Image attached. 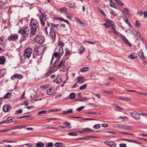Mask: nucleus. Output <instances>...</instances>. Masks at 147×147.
<instances>
[{
	"label": "nucleus",
	"mask_w": 147,
	"mask_h": 147,
	"mask_svg": "<svg viewBox=\"0 0 147 147\" xmlns=\"http://www.w3.org/2000/svg\"><path fill=\"white\" fill-rule=\"evenodd\" d=\"M28 28L26 27L24 30H20L18 33L22 35L24 37H27L28 36Z\"/></svg>",
	"instance_id": "9d476101"
},
{
	"label": "nucleus",
	"mask_w": 147,
	"mask_h": 147,
	"mask_svg": "<svg viewBox=\"0 0 147 147\" xmlns=\"http://www.w3.org/2000/svg\"><path fill=\"white\" fill-rule=\"evenodd\" d=\"M128 57L130 59H134L137 58V56L136 53H133L129 55Z\"/></svg>",
	"instance_id": "412c9836"
},
{
	"label": "nucleus",
	"mask_w": 147,
	"mask_h": 147,
	"mask_svg": "<svg viewBox=\"0 0 147 147\" xmlns=\"http://www.w3.org/2000/svg\"><path fill=\"white\" fill-rule=\"evenodd\" d=\"M47 25L49 26V24L47 22ZM49 34L48 36H49L53 40H55V34L54 31V30L52 28L50 29L49 28Z\"/></svg>",
	"instance_id": "39448f33"
},
{
	"label": "nucleus",
	"mask_w": 147,
	"mask_h": 147,
	"mask_svg": "<svg viewBox=\"0 0 147 147\" xmlns=\"http://www.w3.org/2000/svg\"><path fill=\"white\" fill-rule=\"evenodd\" d=\"M71 99H73L75 97V94L74 93H72L69 95Z\"/></svg>",
	"instance_id": "de8ad7c7"
},
{
	"label": "nucleus",
	"mask_w": 147,
	"mask_h": 147,
	"mask_svg": "<svg viewBox=\"0 0 147 147\" xmlns=\"http://www.w3.org/2000/svg\"><path fill=\"white\" fill-rule=\"evenodd\" d=\"M120 36L123 41L127 44L130 47L131 46V44L129 42L128 40L126 38L125 36L122 34H120Z\"/></svg>",
	"instance_id": "1a4fd4ad"
},
{
	"label": "nucleus",
	"mask_w": 147,
	"mask_h": 147,
	"mask_svg": "<svg viewBox=\"0 0 147 147\" xmlns=\"http://www.w3.org/2000/svg\"><path fill=\"white\" fill-rule=\"evenodd\" d=\"M54 144L51 142H49L48 144L46 147H52L54 146Z\"/></svg>",
	"instance_id": "8fccbe9b"
},
{
	"label": "nucleus",
	"mask_w": 147,
	"mask_h": 147,
	"mask_svg": "<svg viewBox=\"0 0 147 147\" xmlns=\"http://www.w3.org/2000/svg\"><path fill=\"white\" fill-rule=\"evenodd\" d=\"M53 82L56 83L57 84H59L61 83L62 80L61 78L59 76H58L56 78L53 80Z\"/></svg>",
	"instance_id": "5701e85b"
},
{
	"label": "nucleus",
	"mask_w": 147,
	"mask_h": 147,
	"mask_svg": "<svg viewBox=\"0 0 147 147\" xmlns=\"http://www.w3.org/2000/svg\"><path fill=\"white\" fill-rule=\"evenodd\" d=\"M4 71L3 69H1L0 70V77L1 78L4 76Z\"/></svg>",
	"instance_id": "79ce46f5"
},
{
	"label": "nucleus",
	"mask_w": 147,
	"mask_h": 147,
	"mask_svg": "<svg viewBox=\"0 0 147 147\" xmlns=\"http://www.w3.org/2000/svg\"><path fill=\"white\" fill-rule=\"evenodd\" d=\"M73 113V109H68L67 111H63L62 112V113L63 114H69L70 113Z\"/></svg>",
	"instance_id": "cd10ccee"
},
{
	"label": "nucleus",
	"mask_w": 147,
	"mask_h": 147,
	"mask_svg": "<svg viewBox=\"0 0 147 147\" xmlns=\"http://www.w3.org/2000/svg\"><path fill=\"white\" fill-rule=\"evenodd\" d=\"M113 32L116 35H118L119 34V32L118 31H117L116 30L114 29L113 30Z\"/></svg>",
	"instance_id": "0e129e2a"
},
{
	"label": "nucleus",
	"mask_w": 147,
	"mask_h": 147,
	"mask_svg": "<svg viewBox=\"0 0 147 147\" xmlns=\"http://www.w3.org/2000/svg\"><path fill=\"white\" fill-rule=\"evenodd\" d=\"M58 46L57 47H62V46H63L64 45V44L61 42H58Z\"/></svg>",
	"instance_id": "4d7b16f0"
},
{
	"label": "nucleus",
	"mask_w": 147,
	"mask_h": 147,
	"mask_svg": "<svg viewBox=\"0 0 147 147\" xmlns=\"http://www.w3.org/2000/svg\"><path fill=\"white\" fill-rule=\"evenodd\" d=\"M110 3L111 7L114 8L116 7V4L113 2L111 0L110 1Z\"/></svg>",
	"instance_id": "e433bc0d"
},
{
	"label": "nucleus",
	"mask_w": 147,
	"mask_h": 147,
	"mask_svg": "<svg viewBox=\"0 0 147 147\" xmlns=\"http://www.w3.org/2000/svg\"><path fill=\"white\" fill-rule=\"evenodd\" d=\"M56 52H57L60 56H62L63 53V47H57L55 50H57Z\"/></svg>",
	"instance_id": "2eb2a0df"
},
{
	"label": "nucleus",
	"mask_w": 147,
	"mask_h": 147,
	"mask_svg": "<svg viewBox=\"0 0 147 147\" xmlns=\"http://www.w3.org/2000/svg\"><path fill=\"white\" fill-rule=\"evenodd\" d=\"M66 16L67 18L69 19H71L73 17L72 14L71 13H68L67 12H66Z\"/></svg>",
	"instance_id": "2f4dec72"
},
{
	"label": "nucleus",
	"mask_w": 147,
	"mask_h": 147,
	"mask_svg": "<svg viewBox=\"0 0 147 147\" xmlns=\"http://www.w3.org/2000/svg\"><path fill=\"white\" fill-rule=\"evenodd\" d=\"M110 13L114 16L117 17L118 16V15L116 13L115 11H113V10H111V11H110Z\"/></svg>",
	"instance_id": "49530a36"
},
{
	"label": "nucleus",
	"mask_w": 147,
	"mask_h": 147,
	"mask_svg": "<svg viewBox=\"0 0 147 147\" xmlns=\"http://www.w3.org/2000/svg\"><path fill=\"white\" fill-rule=\"evenodd\" d=\"M66 53L65 54V56L66 57L67 56L70 55V51L67 49H65Z\"/></svg>",
	"instance_id": "a18cd8bd"
},
{
	"label": "nucleus",
	"mask_w": 147,
	"mask_h": 147,
	"mask_svg": "<svg viewBox=\"0 0 147 147\" xmlns=\"http://www.w3.org/2000/svg\"><path fill=\"white\" fill-rule=\"evenodd\" d=\"M122 12L129 17L131 16L129 10L127 8H124Z\"/></svg>",
	"instance_id": "f3484780"
},
{
	"label": "nucleus",
	"mask_w": 147,
	"mask_h": 147,
	"mask_svg": "<svg viewBox=\"0 0 147 147\" xmlns=\"http://www.w3.org/2000/svg\"><path fill=\"white\" fill-rule=\"evenodd\" d=\"M144 14L145 18L147 17V11H144Z\"/></svg>",
	"instance_id": "774afa93"
},
{
	"label": "nucleus",
	"mask_w": 147,
	"mask_h": 147,
	"mask_svg": "<svg viewBox=\"0 0 147 147\" xmlns=\"http://www.w3.org/2000/svg\"><path fill=\"white\" fill-rule=\"evenodd\" d=\"M115 1L116 3L121 6H123L124 5V3L120 0H115Z\"/></svg>",
	"instance_id": "ea45409f"
},
{
	"label": "nucleus",
	"mask_w": 147,
	"mask_h": 147,
	"mask_svg": "<svg viewBox=\"0 0 147 147\" xmlns=\"http://www.w3.org/2000/svg\"><path fill=\"white\" fill-rule=\"evenodd\" d=\"M143 13V11L142 10H140L138 11L137 13V14L138 15H140V16H142Z\"/></svg>",
	"instance_id": "6e6d98bb"
},
{
	"label": "nucleus",
	"mask_w": 147,
	"mask_h": 147,
	"mask_svg": "<svg viewBox=\"0 0 147 147\" xmlns=\"http://www.w3.org/2000/svg\"><path fill=\"white\" fill-rule=\"evenodd\" d=\"M47 113L46 110H43L38 112V114L40 115L42 114L45 113Z\"/></svg>",
	"instance_id": "bf43d9fd"
},
{
	"label": "nucleus",
	"mask_w": 147,
	"mask_h": 147,
	"mask_svg": "<svg viewBox=\"0 0 147 147\" xmlns=\"http://www.w3.org/2000/svg\"><path fill=\"white\" fill-rule=\"evenodd\" d=\"M14 121V118H13L12 119H10L8 120H6L4 121H3L2 122L6 123H9L13 121Z\"/></svg>",
	"instance_id": "7c9ffc66"
},
{
	"label": "nucleus",
	"mask_w": 147,
	"mask_h": 147,
	"mask_svg": "<svg viewBox=\"0 0 147 147\" xmlns=\"http://www.w3.org/2000/svg\"><path fill=\"white\" fill-rule=\"evenodd\" d=\"M119 146L120 147H126L127 145L125 144L122 143L120 144Z\"/></svg>",
	"instance_id": "338daca9"
},
{
	"label": "nucleus",
	"mask_w": 147,
	"mask_h": 147,
	"mask_svg": "<svg viewBox=\"0 0 147 147\" xmlns=\"http://www.w3.org/2000/svg\"><path fill=\"white\" fill-rule=\"evenodd\" d=\"M34 40L35 42L39 44H42L45 41V38L42 36L38 35L35 37Z\"/></svg>",
	"instance_id": "7ed1b4c3"
},
{
	"label": "nucleus",
	"mask_w": 147,
	"mask_h": 147,
	"mask_svg": "<svg viewBox=\"0 0 147 147\" xmlns=\"http://www.w3.org/2000/svg\"><path fill=\"white\" fill-rule=\"evenodd\" d=\"M53 89L52 88H50L48 89L47 90V94L49 95H52L53 94V93L52 91V89Z\"/></svg>",
	"instance_id": "a878e982"
},
{
	"label": "nucleus",
	"mask_w": 147,
	"mask_h": 147,
	"mask_svg": "<svg viewBox=\"0 0 147 147\" xmlns=\"http://www.w3.org/2000/svg\"><path fill=\"white\" fill-rule=\"evenodd\" d=\"M11 109V106L8 105H5L3 107V111L5 112H8Z\"/></svg>",
	"instance_id": "ddd939ff"
},
{
	"label": "nucleus",
	"mask_w": 147,
	"mask_h": 147,
	"mask_svg": "<svg viewBox=\"0 0 147 147\" xmlns=\"http://www.w3.org/2000/svg\"><path fill=\"white\" fill-rule=\"evenodd\" d=\"M16 78H18L20 79H21L23 78V76L22 75L19 74H16Z\"/></svg>",
	"instance_id": "09e8293b"
},
{
	"label": "nucleus",
	"mask_w": 147,
	"mask_h": 147,
	"mask_svg": "<svg viewBox=\"0 0 147 147\" xmlns=\"http://www.w3.org/2000/svg\"><path fill=\"white\" fill-rule=\"evenodd\" d=\"M38 26V24L36 20L34 19H32L29 25L30 29V37H31L36 35L37 31L36 30Z\"/></svg>",
	"instance_id": "f257e3e1"
},
{
	"label": "nucleus",
	"mask_w": 147,
	"mask_h": 147,
	"mask_svg": "<svg viewBox=\"0 0 147 147\" xmlns=\"http://www.w3.org/2000/svg\"><path fill=\"white\" fill-rule=\"evenodd\" d=\"M118 99L121 100H123L127 101H129L130 100V99L125 97L120 96L118 98Z\"/></svg>",
	"instance_id": "b1692460"
},
{
	"label": "nucleus",
	"mask_w": 147,
	"mask_h": 147,
	"mask_svg": "<svg viewBox=\"0 0 147 147\" xmlns=\"http://www.w3.org/2000/svg\"><path fill=\"white\" fill-rule=\"evenodd\" d=\"M58 30L61 32H63L66 30L64 25H59Z\"/></svg>",
	"instance_id": "6ab92c4d"
},
{
	"label": "nucleus",
	"mask_w": 147,
	"mask_h": 147,
	"mask_svg": "<svg viewBox=\"0 0 147 147\" xmlns=\"http://www.w3.org/2000/svg\"><path fill=\"white\" fill-rule=\"evenodd\" d=\"M100 127V125L99 124H95L93 127L94 129H99Z\"/></svg>",
	"instance_id": "37998d69"
},
{
	"label": "nucleus",
	"mask_w": 147,
	"mask_h": 147,
	"mask_svg": "<svg viewBox=\"0 0 147 147\" xmlns=\"http://www.w3.org/2000/svg\"><path fill=\"white\" fill-rule=\"evenodd\" d=\"M59 11L61 13H65L67 12V8L65 7H62L59 9Z\"/></svg>",
	"instance_id": "bb28decb"
},
{
	"label": "nucleus",
	"mask_w": 147,
	"mask_h": 147,
	"mask_svg": "<svg viewBox=\"0 0 147 147\" xmlns=\"http://www.w3.org/2000/svg\"><path fill=\"white\" fill-rule=\"evenodd\" d=\"M85 51L84 48L83 47H81L79 49V53L81 54L84 52Z\"/></svg>",
	"instance_id": "72a5a7b5"
},
{
	"label": "nucleus",
	"mask_w": 147,
	"mask_h": 147,
	"mask_svg": "<svg viewBox=\"0 0 147 147\" xmlns=\"http://www.w3.org/2000/svg\"><path fill=\"white\" fill-rule=\"evenodd\" d=\"M39 12L41 13V16L39 17L40 20L42 24L44 26L45 25V22H46L48 18L46 15L45 13H42L41 10L39 9Z\"/></svg>",
	"instance_id": "f03ea898"
},
{
	"label": "nucleus",
	"mask_w": 147,
	"mask_h": 147,
	"mask_svg": "<svg viewBox=\"0 0 147 147\" xmlns=\"http://www.w3.org/2000/svg\"><path fill=\"white\" fill-rule=\"evenodd\" d=\"M122 140H125V141H130L133 142H135L137 143V142L135 141L131 140H129L128 139H121Z\"/></svg>",
	"instance_id": "13d9d810"
},
{
	"label": "nucleus",
	"mask_w": 147,
	"mask_h": 147,
	"mask_svg": "<svg viewBox=\"0 0 147 147\" xmlns=\"http://www.w3.org/2000/svg\"><path fill=\"white\" fill-rule=\"evenodd\" d=\"M36 97V95H35L34 94H32V95H31L30 96V98L31 99V101L32 102H34L35 101H38V100H41V98H40L39 99H35V98Z\"/></svg>",
	"instance_id": "aec40b11"
},
{
	"label": "nucleus",
	"mask_w": 147,
	"mask_h": 147,
	"mask_svg": "<svg viewBox=\"0 0 147 147\" xmlns=\"http://www.w3.org/2000/svg\"><path fill=\"white\" fill-rule=\"evenodd\" d=\"M87 87V85L85 84L80 86L79 89L80 90H83L85 89Z\"/></svg>",
	"instance_id": "4c0bfd02"
},
{
	"label": "nucleus",
	"mask_w": 147,
	"mask_h": 147,
	"mask_svg": "<svg viewBox=\"0 0 147 147\" xmlns=\"http://www.w3.org/2000/svg\"><path fill=\"white\" fill-rule=\"evenodd\" d=\"M48 28L47 27V26H46L45 27V32L46 34V35L47 36L49 35L48 32Z\"/></svg>",
	"instance_id": "052dcab7"
},
{
	"label": "nucleus",
	"mask_w": 147,
	"mask_h": 147,
	"mask_svg": "<svg viewBox=\"0 0 147 147\" xmlns=\"http://www.w3.org/2000/svg\"><path fill=\"white\" fill-rule=\"evenodd\" d=\"M24 56L25 58H28V49H26L24 51Z\"/></svg>",
	"instance_id": "c9c22d12"
},
{
	"label": "nucleus",
	"mask_w": 147,
	"mask_h": 147,
	"mask_svg": "<svg viewBox=\"0 0 147 147\" xmlns=\"http://www.w3.org/2000/svg\"><path fill=\"white\" fill-rule=\"evenodd\" d=\"M59 128L56 127H53L49 125L47 127V128L49 129H55V130H57Z\"/></svg>",
	"instance_id": "864d4df0"
},
{
	"label": "nucleus",
	"mask_w": 147,
	"mask_h": 147,
	"mask_svg": "<svg viewBox=\"0 0 147 147\" xmlns=\"http://www.w3.org/2000/svg\"><path fill=\"white\" fill-rule=\"evenodd\" d=\"M5 57H0V64H3L5 62Z\"/></svg>",
	"instance_id": "c756f323"
},
{
	"label": "nucleus",
	"mask_w": 147,
	"mask_h": 147,
	"mask_svg": "<svg viewBox=\"0 0 147 147\" xmlns=\"http://www.w3.org/2000/svg\"><path fill=\"white\" fill-rule=\"evenodd\" d=\"M135 25L136 26L138 27H139L140 26V24L139 22L138 21L136 20V22Z\"/></svg>",
	"instance_id": "e2e57ef3"
},
{
	"label": "nucleus",
	"mask_w": 147,
	"mask_h": 147,
	"mask_svg": "<svg viewBox=\"0 0 147 147\" xmlns=\"http://www.w3.org/2000/svg\"><path fill=\"white\" fill-rule=\"evenodd\" d=\"M51 74V73L50 71H48L45 74V76L47 77L50 75Z\"/></svg>",
	"instance_id": "69168bd1"
},
{
	"label": "nucleus",
	"mask_w": 147,
	"mask_h": 147,
	"mask_svg": "<svg viewBox=\"0 0 147 147\" xmlns=\"http://www.w3.org/2000/svg\"><path fill=\"white\" fill-rule=\"evenodd\" d=\"M18 36L17 34H11L8 37L7 40L9 41L15 40L18 39Z\"/></svg>",
	"instance_id": "423d86ee"
},
{
	"label": "nucleus",
	"mask_w": 147,
	"mask_h": 147,
	"mask_svg": "<svg viewBox=\"0 0 147 147\" xmlns=\"http://www.w3.org/2000/svg\"><path fill=\"white\" fill-rule=\"evenodd\" d=\"M138 54L141 60L144 63H146L145 57L142 50H140L138 52Z\"/></svg>",
	"instance_id": "6e6552de"
},
{
	"label": "nucleus",
	"mask_w": 147,
	"mask_h": 147,
	"mask_svg": "<svg viewBox=\"0 0 147 147\" xmlns=\"http://www.w3.org/2000/svg\"><path fill=\"white\" fill-rule=\"evenodd\" d=\"M104 143L111 147H116L115 143L111 141H105L104 142Z\"/></svg>",
	"instance_id": "4468645a"
},
{
	"label": "nucleus",
	"mask_w": 147,
	"mask_h": 147,
	"mask_svg": "<svg viewBox=\"0 0 147 147\" xmlns=\"http://www.w3.org/2000/svg\"><path fill=\"white\" fill-rule=\"evenodd\" d=\"M12 96L11 93L8 92L3 97V98L4 99L10 98Z\"/></svg>",
	"instance_id": "4be33fe9"
},
{
	"label": "nucleus",
	"mask_w": 147,
	"mask_h": 147,
	"mask_svg": "<svg viewBox=\"0 0 147 147\" xmlns=\"http://www.w3.org/2000/svg\"><path fill=\"white\" fill-rule=\"evenodd\" d=\"M118 128L123 130H131L132 129L131 126L127 125H120L118 127Z\"/></svg>",
	"instance_id": "f8f14e48"
},
{
	"label": "nucleus",
	"mask_w": 147,
	"mask_h": 147,
	"mask_svg": "<svg viewBox=\"0 0 147 147\" xmlns=\"http://www.w3.org/2000/svg\"><path fill=\"white\" fill-rule=\"evenodd\" d=\"M130 115L132 117L136 119H140V113H138L135 111L131 113Z\"/></svg>",
	"instance_id": "9b49d317"
},
{
	"label": "nucleus",
	"mask_w": 147,
	"mask_h": 147,
	"mask_svg": "<svg viewBox=\"0 0 147 147\" xmlns=\"http://www.w3.org/2000/svg\"><path fill=\"white\" fill-rule=\"evenodd\" d=\"M61 56H60L57 53V52H55L53 54V55L51 61V63H52V62H53V58L54 57H57V58H59V59L60 58H61Z\"/></svg>",
	"instance_id": "a211bd4d"
},
{
	"label": "nucleus",
	"mask_w": 147,
	"mask_h": 147,
	"mask_svg": "<svg viewBox=\"0 0 147 147\" xmlns=\"http://www.w3.org/2000/svg\"><path fill=\"white\" fill-rule=\"evenodd\" d=\"M55 146L56 147H61L63 146L62 143L61 142H56L55 143Z\"/></svg>",
	"instance_id": "f704fd0d"
},
{
	"label": "nucleus",
	"mask_w": 147,
	"mask_h": 147,
	"mask_svg": "<svg viewBox=\"0 0 147 147\" xmlns=\"http://www.w3.org/2000/svg\"><path fill=\"white\" fill-rule=\"evenodd\" d=\"M36 145L37 147H43L44 146V144L40 143H37Z\"/></svg>",
	"instance_id": "3c124183"
},
{
	"label": "nucleus",
	"mask_w": 147,
	"mask_h": 147,
	"mask_svg": "<svg viewBox=\"0 0 147 147\" xmlns=\"http://www.w3.org/2000/svg\"><path fill=\"white\" fill-rule=\"evenodd\" d=\"M58 68L57 66H56L55 65V62H54L53 66L51 68V70L53 71H55L57 70Z\"/></svg>",
	"instance_id": "473e14b6"
},
{
	"label": "nucleus",
	"mask_w": 147,
	"mask_h": 147,
	"mask_svg": "<svg viewBox=\"0 0 147 147\" xmlns=\"http://www.w3.org/2000/svg\"><path fill=\"white\" fill-rule=\"evenodd\" d=\"M90 69V68L89 67H83L81 69L80 71L82 72H85L86 71H87Z\"/></svg>",
	"instance_id": "c85d7f7f"
},
{
	"label": "nucleus",
	"mask_w": 147,
	"mask_h": 147,
	"mask_svg": "<svg viewBox=\"0 0 147 147\" xmlns=\"http://www.w3.org/2000/svg\"><path fill=\"white\" fill-rule=\"evenodd\" d=\"M84 78L83 76L78 77L77 78V79L78 80V81L77 82V83H78L80 84H81L83 83L85 81L87 80V79H85L84 80H82L84 79Z\"/></svg>",
	"instance_id": "dca6fc26"
},
{
	"label": "nucleus",
	"mask_w": 147,
	"mask_h": 147,
	"mask_svg": "<svg viewBox=\"0 0 147 147\" xmlns=\"http://www.w3.org/2000/svg\"><path fill=\"white\" fill-rule=\"evenodd\" d=\"M68 135L70 136H76L78 135V134L76 133L70 132L68 133Z\"/></svg>",
	"instance_id": "a19ab883"
},
{
	"label": "nucleus",
	"mask_w": 147,
	"mask_h": 147,
	"mask_svg": "<svg viewBox=\"0 0 147 147\" xmlns=\"http://www.w3.org/2000/svg\"><path fill=\"white\" fill-rule=\"evenodd\" d=\"M51 24L52 26L55 27L56 28H57V30L59 26L60 25L59 24H57L53 23H51Z\"/></svg>",
	"instance_id": "c03bdc74"
},
{
	"label": "nucleus",
	"mask_w": 147,
	"mask_h": 147,
	"mask_svg": "<svg viewBox=\"0 0 147 147\" xmlns=\"http://www.w3.org/2000/svg\"><path fill=\"white\" fill-rule=\"evenodd\" d=\"M59 69V70L60 71H67L68 70V69L65 65L61 67Z\"/></svg>",
	"instance_id": "393cba45"
},
{
	"label": "nucleus",
	"mask_w": 147,
	"mask_h": 147,
	"mask_svg": "<svg viewBox=\"0 0 147 147\" xmlns=\"http://www.w3.org/2000/svg\"><path fill=\"white\" fill-rule=\"evenodd\" d=\"M32 50L31 48H28V58L30 57L31 56V55L32 53Z\"/></svg>",
	"instance_id": "58836bf2"
},
{
	"label": "nucleus",
	"mask_w": 147,
	"mask_h": 147,
	"mask_svg": "<svg viewBox=\"0 0 147 147\" xmlns=\"http://www.w3.org/2000/svg\"><path fill=\"white\" fill-rule=\"evenodd\" d=\"M22 109H20L17 110L16 111V113L17 114H19L22 113Z\"/></svg>",
	"instance_id": "680f3d73"
},
{
	"label": "nucleus",
	"mask_w": 147,
	"mask_h": 147,
	"mask_svg": "<svg viewBox=\"0 0 147 147\" xmlns=\"http://www.w3.org/2000/svg\"><path fill=\"white\" fill-rule=\"evenodd\" d=\"M45 47L46 46L44 45H41L38 47L37 50V54L40 55L44 53Z\"/></svg>",
	"instance_id": "20e7f679"
},
{
	"label": "nucleus",
	"mask_w": 147,
	"mask_h": 147,
	"mask_svg": "<svg viewBox=\"0 0 147 147\" xmlns=\"http://www.w3.org/2000/svg\"><path fill=\"white\" fill-rule=\"evenodd\" d=\"M83 130L84 132H88L89 131H92V130L91 129H89L88 128L83 129Z\"/></svg>",
	"instance_id": "603ef678"
},
{
	"label": "nucleus",
	"mask_w": 147,
	"mask_h": 147,
	"mask_svg": "<svg viewBox=\"0 0 147 147\" xmlns=\"http://www.w3.org/2000/svg\"><path fill=\"white\" fill-rule=\"evenodd\" d=\"M85 108L84 106H81L80 107L76 109V110L77 111H80L82 109H83Z\"/></svg>",
	"instance_id": "5fc2aeb1"
},
{
	"label": "nucleus",
	"mask_w": 147,
	"mask_h": 147,
	"mask_svg": "<svg viewBox=\"0 0 147 147\" xmlns=\"http://www.w3.org/2000/svg\"><path fill=\"white\" fill-rule=\"evenodd\" d=\"M55 65L56 66H57L58 68H59L65 65V61L63 60L59 61L58 60H56L55 61Z\"/></svg>",
	"instance_id": "0eeeda50"
}]
</instances>
